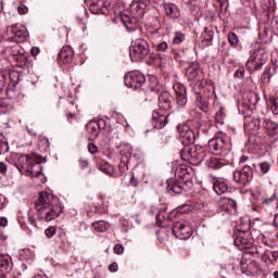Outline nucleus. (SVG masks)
I'll return each mask as SVG.
<instances>
[{"label":"nucleus","instance_id":"nucleus-1","mask_svg":"<svg viewBox=\"0 0 278 278\" xmlns=\"http://www.w3.org/2000/svg\"><path fill=\"white\" fill-rule=\"evenodd\" d=\"M149 52V42L144 39H135L129 48L131 62H140V60H144Z\"/></svg>","mask_w":278,"mask_h":278},{"label":"nucleus","instance_id":"nucleus-2","mask_svg":"<svg viewBox=\"0 0 278 278\" xmlns=\"http://www.w3.org/2000/svg\"><path fill=\"white\" fill-rule=\"evenodd\" d=\"M268 62V54L264 50L255 51L248 61V68L250 71H260V67L264 66Z\"/></svg>","mask_w":278,"mask_h":278},{"label":"nucleus","instance_id":"nucleus-3","mask_svg":"<svg viewBox=\"0 0 278 278\" xmlns=\"http://www.w3.org/2000/svg\"><path fill=\"white\" fill-rule=\"evenodd\" d=\"M173 235L179 240H188V238L192 237V227L188 222H177L173 226Z\"/></svg>","mask_w":278,"mask_h":278},{"label":"nucleus","instance_id":"nucleus-4","mask_svg":"<svg viewBox=\"0 0 278 278\" xmlns=\"http://www.w3.org/2000/svg\"><path fill=\"white\" fill-rule=\"evenodd\" d=\"M34 166H36L34 159L27 154L21 155L17 159L16 168L20 169V173H25L27 177H31V175H34Z\"/></svg>","mask_w":278,"mask_h":278},{"label":"nucleus","instance_id":"nucleus-5","mask_svg":"<svg viewBox=\"0 0 278 278\" xmlns=\"http://www.w3.org/2000/svg\"><path fill=\"white\" fill-rule=\"evenodd\" d=\"M5 40L10 42H23L25 38H27V33L25 30H21L18 26L12 25L8 26L4 35Z\"/></svg>","mask_w":278,"mask_h":278},{"label":"nucleus","instance_id":"nucleus-6","mask_svg":"<svg viewBox=\"0 0 278 278\" xmlns=\"http://www.w3.org/2000/svg\"><path fill=\"white\" fill-rule=\"evenodd\" d=\"M37 212L39 213V218L41 220L49 223L55 220V218L62 214V208H60V205L58 204H52L51 206H46Z\"/></svg>","mask_w":278,"mask_h":278},{"label":"nucleus","instance_id":"nucleus-7","mask_svg":"<svg viewBox=\"0 0 278 278\" xmlns=\"http://www.w3.org/2000/svg\"><path fill=\"white\" fill-rule=\"evenodd\" d=\"M235 247H238L240 251H249L253 255V253H260L257 249H253V243L247 238V232H239L235 238Z\"/></svg>","mask_w":278,"mask_h":278},{"label":"nucleus","instance_id":"nucleus-8","mask_svg":"<svg viewBox=\"0 0 278 278\" xmlns=\"http://www.w3.org/2000/svg\"><path fill=\"white\" fill-rule=\"evenodd\" d=\"M233 179L237 184H240V186H247V184L253 179V169L251 166L245 165L242 169L233 173Z\"/></svg>","mask_w":278,"mask_h":278},{"label":"nucleus","instance_id":"nucleus-9","mask_svg":"<svg viewBox=\"0 0 278 278\" xmlns=\"http://www.w3.org/2000/svg\"><path fill=\"white\" fill-rule=\"evenodd\" d=\"M178 134L185 147L194 144V140H197V136L194 135V131L190 129V126L188 125L178 126Z\"/></svg>","mask_w":278,"mask_h":278},{"label":"nucleus","instance_id":"nucleus-10","mask_svg":"<svg viewBox=\"0 0 278 278\" xmlns=\"http://www.w3.org/2000/svg\"><path fill=\"white\" fill-rule=\"evenodd\" d=\"M227 147V140L224 137H216L208 141V149L213 155H222Z\"/></svg>","mask_w":278,"mask_h":278},{"label":"nucleus","instance_id":"nucleus-11","mask_svg":"<svg viewBox=\"0 0 278 278\" xmlns=\"http://www.w3.org/2000/svg\"><path fill=\"white\" fill-rule=\"evenodd\" d=\"M144 75L138 73L129 74L125 78L126 86L128 88H134V90H138L142 86V84H144Z\"/></svg>","mask_w":278,"mask_h":278},{"label":"nucleus","instance_id":"nucleus-12","mask_svg":"<svg viewBox=\"0 0 278 278\" xmlns=\"http://www.w3.org/2000/svg\"><path fill=\"white\" fill-rule=\"evenodd\" d=\"M51 205H55L53 194L48 192H41L39 194V199L37 202H35V208L36 211H40L43 207H51Z\"/></svg>","mask_w":278,"mask_h":278},{"label":"nucleus","instance_id":"nucleus-13","mask_svg":"<svg viewBox=\"0 0 278 278\" xmlns=\"http://www.w3.org/2000/svg\"><path fill=\"white\" fill-rule=\"evenodd\" d=\"M105 127V122L103 119L91 121L87 124L86 129L90 135L91 140L99 137V131L101 128Z\"/></svg>","mask_w":278,"mask_h":278},{"label":"nucleus","instance_id":"nucleus-14","mask_svg":"<svg viewBox=\"0 0 278 278\" xmlns=\"http://www.w3.org/2000/svg\"><path fill=\"white\" fill-rule=\"evenodd\" d=\"M173 88L177 94V105H179V108H184L186 103H188V98L186 97V87L181 83H175Z\"/></svg>","mask_w":278,"mask_h":278},{"label":"nucleus","instance_id":"nucleus-15","mask_svg":"<svg viewBox=\"0 0 278 278\" xmlns=\"http://www.w3.org/2000/svg\"><path fill=\"white\" fill-rule=\"evenodd\" d=\"M186 77L188 81H197V79H203V72L199 67V64H191L186 71Z\"/></svg>","mask_w":278,"mask_h":278},{"label":"nucleus","instance_id":"nucleus-16","mask_svg":"<svg viewBox=\"0 0 278 278\" xmlns=\"http://www.w3.org/2000/svg\"><path fill=\"white\" fill-rule=\"evenodd\" d=\"M168 124V115L160 112L152 113V125L154 129H163Z\"/></svg>","mask_w":278,"mask_h":278},{"label":"nucleus","instance_id":"nucleus-17","mask_svg":"<svg viewBox=\"0 0 278 278\" xmlns=\"http://www.w3.org/2000/svg\"><path fill=\"white\" fill-rule=\"evenodd\" d=\"M257 269H258V266L255 263V261H250V262H247L245 260L241 261V273L243 275H248V276L257 275Z\"/></svg>","mask_w":278,"mask_h":278},{"label":"nucleus","instance_id":"nucleus-18","mask_svg":"<svg viewBox=\"0 0 278 278\" xmlns=\"http://www.w3.org/2000/svg\"><path fill=\"white\" fill-rule=\"evenodd\" d=\"M218 207L228 214L236 212V202L231 198H220L218 201Z\"/></svg>","mask_w":278,"mask_h":278},{"label":"nucleus","instance_id":"nucleus-19","mask_svg":"<svg viewBox=\"0 0 278 278\" xmlns=\"http://www.w3.org/2000/svg\"><path fill=\"white\" fill-rule=\"evenodd\" d=\"M170 93L163 91L159 97V108L160 110H164V112H168L170 110Z\"/></svg>","mask_w":278,"mask_h":278},{"label":"nucleus","instance_id":"nucleus-20","mask_svg":"<svg viewBox=\"0 0 278 278\" xmlns=\"http://www.w3.org/2000/svg\"><path fill=\"white\" fill-rule=\"evenodd\" d=\"M12 257L8 254H0V271L10 273L12 270Z\"/></svg>","mask_w":278,"mask_h":278},{"label":"nucleus","instance_id":"nucleus-21","mask_svg":"<svg viewBox=\"0 0 278 278\" xmlns=\"http://www.w3.org/2000/svg\"><path fill=\"white\" fill-rule=\"evenodd\" d=\"M164 11L169 18H179V16H181L179 8H177L174 3H165Z\"/></svg>","mask_w":278,"mask_h":278},{"label":"nucleus","instance_id":"nucleus-22","mask_svg":"<svg viewBox=\"0 0 278 278\" xmlns=\"http://www.w3.org/2000/svg\"><path fill=\"white\" fill-rule=\"evenodd\" d=\"M175 177H177V179H181V181L186 184V181L190 179V172H188V167H186V165L176 167Z\"/></svg>","mask_w":278,"mask_h":278},{"label":"nucleus","instance_id":"nucleus-23","mask_svg":"<svg viewBox=\"0 0 278 278\" xmlns=\"http://www.w3.org/2000/svg\"><path fill=\"white\" fill-rule=\"evenodd\" d=\"M263 126L265 129H267L269 136H271V138H277L278 137V125L277 123L268 119V118H265L264 123H263Z\"/></svg>","mask_w":278,"mask_h":278},{"label":"nucleus","instance_id":"nucleus-24","mask_svg":"<svg viewBox=\"0 0 278 278\" xmlns=\"http://www.w3.org/2000/svg\"><path fill=\"white\" fill-rule=\"evenodd\" d=\"M59 60L68 64L73 60V49L68 46L63 47L59 53Z\"/></svg>","mask_w":278,"mask_h":278},{"label":"nucleus","instance_id":"nucleus-25","mask_svg":"<svg viewBox=\"0 0 278 278\" xmlns=\"http://www.w3.org/2000/svg\"><path fill=\"white\" fill-rule=\"evenodd\" d=\"M277 75V65L271 64L266 67L265 72L263 73L262 79L265 84H270V79Z\"/></svg>","mask_w":278,"mask_h":278},{"label":"nucleus","instance_id":"nucleus-26","mask_svg":"<svg viewBox=\"0 0 278 278\" xmlns=\"http://www.w3.org/2000/svg\"><path fill=\"white\" fill-rule=\"evenodd\" d=\"M207 153L205 152V149L201 146H195L194 149L191 151V157L193 160H197V162H203L205 160V156Z\"/></svg>","mask_w":278,"mask_h":278},{"label":"nucleus","instance_id":"nucleus-27","mask_svg":"<svg viewBox=\"0 0 278 278\" xmlns=\"http://www.w3.org/2000/svg\"><path fill=\"white\" fill-rule=\"evenodd\" d=\"M207 168H213V170H218V168H223L225 166V160L218 157H210L206 160Z\"/></svg>","mask_w":278,"mask_h":278},{"label":"nucleus","instance_id":"nucleus-28","mask_svg":"<svg viewBox=\"0 0 278 278\" xmlns=\"http://www.w3.org/2000/svg\"><path fill=\"white\" fill-rule=\"evenodd\" d=\"M278 260V252L277 251H268L266 250L262 255V261L266 264H275Z\"/></svg>","mask_w":278,"mask_h":278},{"label":"nucleus","instance_id":"nucleus-29","mask_svg":"<svg viewBox=\"0 0 278 278\" xmlns=\"http://www.w3.org/2000/svg\"><path fill=\"white\" fill-rule=\"evenodd\" d=\"M15 62L20 68H29L31 66V63L29 62V58L25 52H22L18 56L15 58Z\"/></svg>","mask_w":278,"mask_h":278},{"label":"nucleus","instance_id":"nucleus-30","mask_svg":"<svg viewBox=\"0 0 278 278\" xmlns=\"http://www.w3.org/2000/svg\"><path fill=\"white\" fill-rule=\"evenodd\" d=\"M213 190L216 194H225L229 190V186L225 181L215 180L213 184Z\"/></svg>","mask_w":278,"mask_h":278},{"label":"nucleus","instance_id":"nucleus-31","mask_svg":"<svg viewBox=\"0 0 278 278\" xmlns=\"http://www.w3.org/2000/svg\"><path fill=\"white\" fill-rule=\"evenodd\" d=\"M244 125L247 129H250L252 131H257V129H260L261 122H260V118L252 119L251 117H247Z\"/></svg>","mask_w":278,"mask_h":278},{"label":"nucleus","instance_id":"nucleus-32","mask_svg":"<svg viewBox=\"0 0 278 278\" xmlns=\"http://www.w3.org/2000/svg\"><path fill=\"white\" fill-rule=\"evenodd\" d=\"M167 190L168 192H174V194H181L184 192V182H168Z\"/></svg>","mask_w":278,"mask_h":278},{"label":"nucleus","instance_id":"nucleus-33","mask_svg":"<svg viewBox=\"0 0 278 278\" xmlns=\"http://www.w3.org/2000/svg\"><path fill=\"white\" fill-rule=\"evenodd\" d=\"M25 50L21 49V46L18 43H15L12 47H8L4 50V53H9V55H13V58H18L21 53H24Z\"/></svg>","mask_w":278,"mask_h":278},{"label":"nucleus","instance_id":"nucleus-34","mask_svg":"<svg viewBox=\"0 0 278 278\" xmlns=\"http://www.w3.org/2000/svg\"><path fill=\"white\" fill-rule=\"evenodd\" d=\"M122 22L128 31H136V24L134 23V18L129 17L128 15H122Z\"/></svg>","mask_w":278,"mask_h":278},{"label":"nucleus","instance_id":"nucleus-35","mask_svg":"<svg viewBox=\"0 0 278 278\" xmlns=\"http://www.w3.org/2000/svg\"><path fill=\"white\" fill-rule=\"evenodd\" d=\"M149 88L151 92H155V94H157V92L162 90V86H160V80L157 79V77L155 76L150 77Z\"/></svg>","mask_w":278,"mask_h":278},{"label":"nucleus","instance_id":"nucleus-36","mask_svg":"<svg viewBox=\"0 0 278 278\" xmlns=\"http://www.w3.org/2000/svg\"><path fill=\"white\" fill-rule=\"evenodd\" d=\"M92 227L94 228L98 233H103V231H108V228L110 225L105 223L104 220L96 222L92 224Z\"/></svg>","mask_w":278,"mask_h":278},{"label":"nucleus","instance_id":"nucleus-37","mask_svg":"<svg viewBox=\"0 0 278 278\" xmlns=\"http://www.w3.org/2000/svg\"><path fill=\"white\" fill-rule=\"evenodd\" d=\"M203 42L210 45L214 40V29L213 28H205L204 33L202 34Z\"/></svg>","mask_w":278,"mask_h":278},{"label":"nucleus","instance_id":"nucleus-38","mask_svg":"<svg viewBox=\"0 0 278 278\" xmlns=\"http://www.w3.org/2000/svg\"><path fill=\"white\" fill-rule=\"evenodd\" d=\"M268 104L270 105V110L273 114H278V98L270 97L268 99Z\"/></svg>","mask_w":278,"mask_h":278},{"label":"nucleus","instance_id":"nucleus-39","mask_svg":"<svg viewBox=\"0 0 278 278\" xmlns=\"http://www.w3.org/2000/svg\"><path fill=\"white\" fill-rule=\"evenodd\" d=\"M186 40V35L181 33H176L174 38H173V45H181Z\"/></svg>","mask_w":278,"mask_h":278},{"label":"nucleus","instance_id":"nucleus-40","mask_svg":"<svg viewBox=\"0 0 278 278\" xmlns=\"http://www.w3.org/2000/svg\"><path fill=\"white\" fill-rule=\"evenodd\" d=\"M228 42L231 45V47H236V45L239 42L238 35H236V33H229Z\"/></svg>","mask_w":278,"mask_h":278},{"label":"nucleus","instance_id":"nucleus-41","mask_svg":"<svg viewBox=\"0 0 278 278\" xmlns=\"http://www.w3.org/2000/svg\"><path fill=\"white\" fill-rule=\"evenodd\" d=\"M195 81H197L195 86L200 90H203V88H205L207 86V80H205V75L204 74H202V78L201 79H197Z\"/></svg>","mask_w":278,"mask_h":278},{"label":"nucleus","instance_id":"nucleus-42","mask_svg":"<svg viewBox=\"0 0 278 278\" xmlns=\"http://www.w3.org/2000/svg\"><path fill=\"white\" fill-rule=\"evenodd\" d=\"M260 240L265 247H273L275 244L271 239H268V237L264 235H261Z\"/></svg>","mask_w":278,"mask_h":278},{"label":"nucleus","instance_id":"nucleus-43","mask_svg":"<svg viewBox=\"0 0 278 278\" xmlns=\"http://www.w3.org/2000/svg\"><path fill=\"white\" fill-rule=\"evenodd\" d=\"M100 170H102V173H105V175H114V167L112 165H102L100 167Z\"/></svg>","mask_w":278,"mask_h":278},{"label":"nucleus","instance_id":"nucleus-44","mask_svg":"<svg viewBox=\"0 0 278 278\" xmlns=\"http://www.w3.org/2000/svg\"><path fill=\"white\" fill-rule=\"evenodd\" d=\"M215 119L217 123L223 124V121H225V112H223V109L216 112Z\"/></svg>","mask_w":278,"mask_h":278},{"label":"nucleus","instance_id":"nucleus-45","mask_svg":"<svg viewBox=\"0 0 278 278\" xmlns=\"http://www.w3.org/2000/svg\"><path fill=\"white\" fill-rule=\"evenodd\" d=\"M113 251L116 255H123V253H125V248L123 244L117 243L114 245Z\"/></svg>","mask_w":278,"mask_h":278},{"label":"nucleus","instance_id":"nucleus-46","mask_svg":"<svg viewBox=\"0 0 278 278\" xmlns=\"http://www.w3.org/2000/svg\"><path fill=\"white\" fill-rule=\"evenodd\" d=\"M260 168L263 174H266V173H268V170H270V163L262 162V163H260Z\"/></svg>","mask_w":278,"mask_h":278},{"label":"nucleus","instance_id":"nucleus-47","mask_svg":"<svg viewBox=\"0 0 278 278\" xmlns=\"http://www.w3.org/2000/svg\"><path fill=\"white\" fill-rule=\"evenodd\" d=\"M55 233H58V229H55V227H53V226L46 229L47 238H53V236H55Z\"/></svg>","mask_w":278,"mask_h":278},{"label":"nucleus","instance_id":"nucleus-48","mask_svg":"<svg viewBox=\"0 0 278 278\" xmlns=\"http://www.w3.org/2000/svg\"><path fill=\"white\" fill-rule=\"evenodd\" d=\"M147 5H149V0H138L137 1V8H139V10H144V8H147Z\"/></svg>","mask_w":278,"mask_h":278},{"label":"nucleus","instance_id":"nucleus-49","mask_svg":"<svg viewBox=\"0 0 278 278\" xmlns=\"http://www.w3.org/2000/svg\"><path fill=\"white\" fill-rule=\"evenodd\" d=\"M168 49V43L166 41H163L156 46V51H166Z\"/></svg>","mask_w":278,"mask_h":278},{"label":"nucleus","instance_id":"nucleus-50","mask_svg":"<svg viewBox=\"0 0 278 278\" xmlns=\"http://www.w3.org/2000/svg\"><path fill=\"white\" fill-rule=\"evenodd\" d=\"M235 77L238 79H243L244 78V68H239L235 72Z\"/></svg>","mask_w":278,"mask_h":278},{"label":"nucleus","instance_id":"nucleus-51","mask_svg":"<svg viewBox=\"0 0 278 278\" xmlns=\"http://www.w3.org/2000/svg\"><path fill=\"white\" fill-rule=\"evenodd\" d=\"M17 12L18 14H27V12H29V9H27V7H25L24 4L17 7Z\"/></svg>","mask_w":278,"mask_h":278},{"label":"nucleus","instance_id":"nucleus-52","mask_svg":"<svg viewBox=\"0 0 278 278\" xmlns=\"http://www.w3.org/2000/svg\"><path fill=\"white\" fill-rule=\"evenodd\" d=\"M8 173V165L4 162H0V174L5 175Z\"/></svg>","mask_w":278,"mask_h":278},{"label":"nucleus","instance_id":"nucleus-53","mask_svg":"<svg viewBox=\"0 0 278 278\" xmlns=\"http://www.w3.org/2000/svg\"><path fill=\"white\" fill-rule=\"evenodd\" d=\"M3 86H5V74L0 72V91L3 89Z\"/></svg>","mask_w":278,"mask_h":278},{"label":"nucleus","instance_id":"nucleus-54","mask_svg":"<svg viewBox=\"0 0 278 278\" xmlns=\"http://www.w3.org/2000/svg\"><path fill=\"white\" fill-rule=\"evenodd\" d=\"M98 149H99V148H97V144H94V143H89V144H88V151H89V153H97Z\"/></svg>","mask_w":278,"mask_h":278},{"label":"nucleus","instance_id":"nucleus-55","mask_svg":"<svg viewBox=\"0 0 278 278\" xmlns=\"http://www.w3.org/2000/svg\"><path fill=\"white\" fill-rule=\"evenodd\" d=\"M275 199H277V195H276V194H274L271 198L264 199V200H263V203H264L265 205H270V204L273 203V201H275Z\"/></svg>","mask_w":278,"mask_h":278},{"label":"nucleus","instance_id":"nucleus-56","mask_svg":"<svg viewBox=\"0 0 278 278\" xmlns=\"http://www.w3.org/2000/svg\"><path fill=\"white\" fill-rule=\"evenodd\" d=\"M109 270H110V273H116V270H118V264L117 263H112L109 266Z\"/></svg>","mask_w":278,"mask_h":278},{"label":"nucleus","instance_id":"nucleus-57","mask_svg":"<svg viewBox=\"0 0 278 278\" xmlns=\"http://www.w3.org/2000/svg\"><path fill=\"white\" fill-rule=\"evenodd\" d=\"M88 165H89V163H88V161L87 160H84V159H80L79 160V166H80V168H88Z\"/></svg>","mask_w":278,"mask_h":278},{"label":"nucleus","instance_id":"nucleus-58","mask_svg":"<svg viewBox=\"0 0 278 278\" xmlns=\"http://www.w3.org/2000/svg\"><path fill=\"white\" fill-rule=\"evenodd\" d=\"M39 53H40V48L34 47L30 49V54L34 56L38 55Z\"/></svg>","mask_w":278,"mask_h":278},{"label":"nucleus","instance_id":"nucleus-59","mask_svg":"<svg viewBox=\"0 0 278 278\" xmlns=\"http://www.w3.org/2000/svg\"><path fill=\"white\" fill-rule=\"evenodd\" d=\"M129 185L136 188L138 186V179H136V177L132 176L129 180Z\"/></svg>","mask_w":278,"mask_h":278},{"label":"nucleus","instance_id":"nucleus-60","mask_svg":"<svg viewBox=\"0 0 278 278\" xmlns=\"http://www.w3.org/2000/svg\"><path fill=\"white\" fill-rule=\"evenodd\" d=\"M0 227H8V218L0 217Z\"/></svg>","mask_w":278,"mask_h":278},{"label":"nucleus","instance_id":"nucleus-61","mask_svg":"<svg viewBox=\"0 0 278 278\" xmlns=\"http://www.w3.org/2000/svg\"><path fill=\"white\" fill-rule=\"evenodd\" d=\"M28 223H29V225H31L33 227H36V219H34L33 217H28Z\"/></svg>","mask_w":278,"mask_h":278},{"label":"nucleus","instance_id":"nucleus-62","mask_svg":"<svg viewBox=\"0 0 278 278\" xmlns=\"http://www.w3.org/2000/svg\"><path fill=\"white\" fill-rule=\"evenodd\" d=\"M90 11H91L92 13L97 12V3L90 4Z\"/></svg>","mask_w":278,"mask_h":278},{"label":"nucleus","instance_id":"nucleus-63","mask_svg":"<svg viewBox=\"0 0 278 278\" xmlns=\"http://www.w3.org/2000/svg\"><path fill=\"white\" fill-rule=\"evenodd\" d=\"M274 225L275 227H278V214L274 217Z\"/></svg>","mask_w":278,"mask_h":278},{"label":"nucleus","instance_id":"nucleus-64","mask_svg":"<svg viewBox=\"0 0 278 278\" xmlns=\"http://www.w3.org/2000/svg\"><path fill=\"white\" fill-rule=\"evenodd\" d=\"M248 160H249L248 156H241V157H240V162H241V163H244V162H247Z\"/></svg>","mask_w":278,"mask_h":278}]
</instances>
